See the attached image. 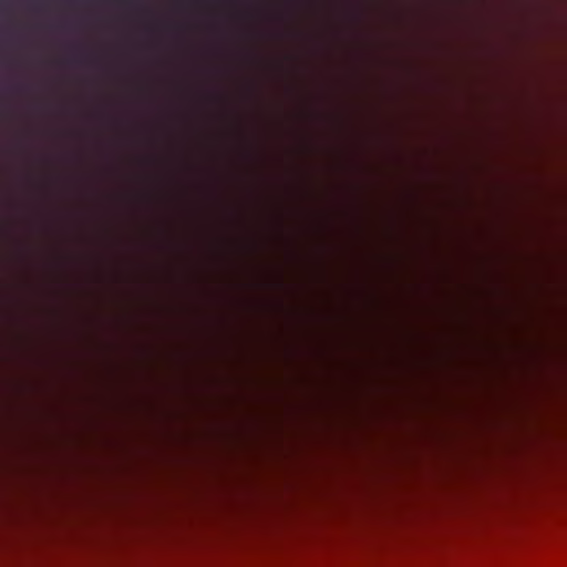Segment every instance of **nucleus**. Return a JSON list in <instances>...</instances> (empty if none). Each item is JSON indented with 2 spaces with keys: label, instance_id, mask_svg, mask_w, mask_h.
<instances>
[{
  "label": "nucleus",
  "instance_id": "nucleus-1",
  "mask_svg": "<svg viewBox=\"0 0 567 567\" xmlns=\"http://www.w3.org/2000/svg\"><path fill=\"white\" fill-rule=\"evenodd\" d=\"M396 38H392V477L395 462L396 373H398V204H396Z\"/></svg>",
  "mask_w": 567,
  "mask_h": 567
}]
</instances>
